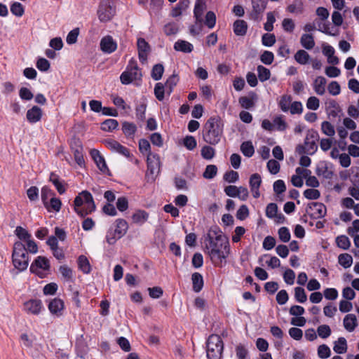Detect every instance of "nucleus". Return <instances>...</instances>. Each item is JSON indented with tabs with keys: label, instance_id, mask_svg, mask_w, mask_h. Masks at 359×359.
I'll return each instance as SVG.
<instances>
[{
	"label": "nucleus",
	"instance_id": "f257e3e1",
	"mask_svg": "<svg viewBox=\"0 0 359 359\" xmlns=\"http://www.w3.org/2000/svg\"><path fill=\"white\" fill-rule=\"evenodd\" d=\"M204 252L215 266L222 267L231 252L228 238L220 231H210L204 239Z\"/></svg>",
	"mask_w": 359,
	"mask_h": 359
},
{
	"label": "nucleus",
	"instance_id": "f03ea898",
	"mask_svg": "<svg viewBox=\"0 0 359 359\" xmlns=\"http://www.w3.org/2000/svg\"><path fill=\"white\" fill-rule=\"evenodd\" d=\"M223 126L218 117L210 118L204 126L203 138L210 144H217L221 140Z\"/></svg>",
	"mask_w": 359,
	"mask_h": 359
},
{
	"label": "nucleus",
	"instance_id": "7ed1b4c3",
	"mask_svg": "<svg viewBox=\"0 0 359 359\" xmlns=\"http://www.w3.org/2000/svg\"><path fill=\"white\" fill-rule=\"evenodd\" d=\"M74 209L81 217L93 212L95 210V205L92 194L88 191L79 193L74 199Z\"/></svg>",
	"mask_w": 359,
	"mask_h": 359
},
{
	"label": "nucleus",
	"instance_id": "20e7f679",
	"mask_svg": "<svg viewBox=\"0 0 359 359\" xmlns=\"http://www.w3.org/2000/svg\"><path fill=\"white\" fill-rule=\"evenodd\" d=\"M12 262L19 271H23L28 267L29 257L25 245L21 241H16L13 245Z\"/></svg>",
	"mask_w": 359,
	"mask_h": 359
},
{
	"label": "nucleus",
	"instance_id": "39448f33",
	"mask_svg": "<svg viewBox=\"0 0 359 359\" xmlns=\"http://www.w3.org/2000/svg\"><path fill=\"white\" fill-rule=\"evenodd\" d=\"M206 353L208 359H220L224 344L221 337L217 334L210 335L207 341Z\"/></svg>",
	"mask_w": 359,
	"mask_h": 359
},
{
	"label": "nucleus",
	"instance_id": "423d86ee",
	"mask_svg": "<svg viewBox=\"0 0 359 359\" xmlns=\"http://www.w3.org/2000/svg\"><path fill=\"white\" fill-rule=\"evenodd\" d=\"M116 13V8L111 0H102L97 11L98 18L101 22L112 19Z\"/></svg>",
	"mask_w": 359,
	"mask_h": 359
},
{
	"label": "nucleus",
	"instance_id": "0eeeda50",
	"mask_svg": "<svg viewBox=\"0 0 359 359\" xmlns=\"http://www.w3.org/2000/svg\"><path fill=\"white\" fill-rule=\"evenodd\" d=\"M141 76L142 74L136 63L130 61L126 68V70L121 74L120 80L123 84L127 85L135 80L140 79Z\"/></svg>",
	"mask_w": 359,
	"mask_h": 359
},
{
	"label": "nucleus",
	"instance_id": "6e6552de",
	"mask_svg": "<svg viewBox=\"0 0 359 359\" xmlns=\"http://www.w3.org/2000/svg\"><path fill=\"white\" fill-rule=\"evenodd\" d=\"M318 140L319 135L317 131L314 130H308L304 140L307 154L313 155L317 151L318 145L316 142Z\"/></svg>",
	"mask_w": 359,
	"mask_h": 359
},
{
	"label": "nucleus",
	"instance_id": "1a4fd4ad",
	"mask_svg": "<svg viewBox=\"0 0 359 359\" xmlns=\"http://www.w3.org/2000/svg\"><path fill=\"white\" fill-rule=\"evenodd\" d=\"M50 268L48 259L42 256H39L30 266V271L41 276L40 270L48 271Z\"/></svg>",
	"mask_w": 359,
	"mask_h": 359
},
{
	"label": "nucleus",
	"instance_id": "9d476101",
	"mask_svg": "<svg viewBox=\"0 0 359 359\" xmlns=\"http://www.w3.org/2000/svg\"><path fill=\"white\" fill-rule=\"evenodd\" d=\"M307 212L313 218H322L326 215V207L321 203L313 202L309 205Z\"/></svg>",
	"mask_w": 359,
	"mask_h": 359
},
{
	"label": "nucleus",
	"instance_id": "9b49d317",
	"mask_svg": "<svg viewBox=\"0 0 359 359\" xmlns=\"http://www.w3.org/2000/svg\"><path fill=\"white\" fill-rule=\"evenodd\" d=\"M160 168V158L158 155L149 152L147 154V175L157 174Z\"/></svg>",
	"mask_w": 359,
	"mask_h": 359
},
{
	"label": "nucleus",
	"instance_id": "f8f14e48",
	"mask_svg": "<svg viewBox=\"0 0 359 359\" xmlns=\"http://www.w3.org/2000/svg\"><path fill=\"white\" fill-rule=\"evenodd\" d=\"M104 144L113 152L118 153L127 158L130 156L129 150L116 140H106Z\"/></svg>",
	"mask_w": 359,
	"mask_h": 359
},
{
	"label": "nucleus",
	"instance_id": "ddd939ff",
	"mask_svg": "<svg viewBox=\"0 0 359 359\" xmlns=\"http://www.w3.org/2000/svg\"><path fill=\"white\" fill-rule=\"evenodd\" d=\"M117 48V43L111 36H106L100 41V49L106 53H111Z\"/></svg>",
	"mask_w": 359,
	"mask_h": 359
},
{
	"label": "nucleus",
	"instance_id": "4468645a",
	"mask_svg": "<svg viewBox=\"0 0 359 359\" xmlns=\"http://www.w3.org/2000/svg\"><path fill=\"white\" fill-rule=\"evenodd\" d=\"M138 56L140 60L144 63L147 60V55L149 52L150 47L148 43L142 38L137 40Z\"/></svg>",
	"mask_w": 359,
	"mask_h": 359
},
{
	"label": "nucleus",
	"instance_id": "2eb2a0df",
	"mask_svg": "<svg viewBox=\"0 0 359 359\" xmlns=\"http://www.w3.org/2000/svg\"><path fill=\"white\" fill-rule=\"evenodd\" d=\"M48 309L52 314L60 316L64 309V302L59 298L52 299L48 304Z\"/></svg>",
	"mask_w": 359,
	"mask_h": 359
},
{
	"label": "nucleus",
	"instance_id": "dca6fc26",
	"mask_svg": "<svg viewBox=\"0 0 359 359\" xmlns=\"http://www.w3.org/2000/svg\"><path fill=\"white\" fill-rule=\"evenodd\" d=\"M90 154L97 166L102 172L108 170L105 160L98 150L91 149Z\"/></svg>",
	"mask_w": 359,
	"mask_h": 359
},
{
	"label": "nucleus",
	"instance_id": "f3484780",
	"mask_svg": "<svg viewBox=\"0 0 359 359\" xmlns=\"http://www.w3.org/2000/svg\"><path fill=\"white\" fill-rule=\"evenodd\" d=\"M25 308L28 312L37 315L42 309V302L39 299H31L25 304Z\"/></svg>",
	"mask_w": 359,
	"mask_h": 359
},
{
	"label": "nucleus",
	"instance_id": "a211bd4d",
	"mask_svg": "<svg viewBox=\"0 0 359 359\" xmlns=\"http://www.w3.org/2000/svg\"><path fill=\"white\" fill-rule=\"evenodd\" d=\"M27 118L29 122L34 123L39 121L42 117V110L37 106H34L27 112Z\"/></svg>",
	"mask_w": 359,
	"mask_h": 359
},
{
	"label": "nucleus",
	"instance_id": "6ab92c4d",
	"mask_svg": "<svg viewBox=\"0 0 359 359\" xmlns=\"http://www.w3.org/2000/svg\"><path fill=\"white\" fill-rule=\"evenodd\" d=\"M128 229V224L123 219H118L115 221L114 234L118 238H122Z\"/></svg>",
	"mask_w": 359,
	"mask_h": 359
},
{
	"label": "nucleus",
	"instance_id": "aec40b11",
	"mask_svg": "<svg viewBox=\"0 0 359 359\" xmlns=\"http://www.w3.org/2000/svg\"><path fill=\"white\" fill-rule=\"evenodd\" d=\"M327 81L325 77L319 76L313 81V87L316 94L323 95L325 93V86Z\"/></svg>",
	"mask_w": 359,
	"mask_h": 359
},
{
	"label": "nucleus",
	"instance_id": "412c9836",
	"mask_svg": "<svg viewBox=\"0 0 359 359\" xmlns=\"http://www.w3.org/2000/svg\"><path fill=\"white\" fill-rule=\"evenodd\" d=\"M133 222L139 225H142L149 218V213L145 210H137L132 215Z\"/></svg>",
	"mask_w": 359,
	"mask_h": 359
},
{
	"label": "nucleus",
	"instance_id": "4be33fe9",
	"mask_svg": "<svg viewBox=\"0 0 359 359\" xmlns=\"http://www.w3.org/2000/svg\"><path fill=\"white\" fill-rule=\"evenodd\" d=\"M174 49L176 51L189 53L193 50L194 46L191 43L187 41L178 40L174 44Z\"/></svg>",
	"mask_w": 359,
	"mask_h": 359
},
{
	"label": "nucleus",
	"instance_id": "5701e85b",
	"mask_svg": "<svg viewBox=\"0 0 359 359\" xmlns=\"http://www.w3.org/2000/svg\"><path fill=\"white\" fill-rule=\"evenodd\" d=\"M357 325V318L354 314H347L344 317V326L347 331L353 332Z\"/></svg>",
	"mask_w": 359,
	"mask_h": 359
},
{
	"label": "nucleus",
	"instance_id": "b1692460",
	"mask_svg": "<svg viewBox=\"0 0 359 359\" xmlns=\"http://www.w3.org/2000/svg\"><path fill=\"white\" fill-rule=\"evenodd\" d=\"M300 43L306 50H311L315 46V41L312 34H304L300 38Z\"/></svg>",
	"mask_w": 359,
	"mask_h": 359
},
{
	"label": "nucleus",
	"instance_id": "393cba45",
	"mask_svg": "<svg viewBox=\"0 0 359 359\" xmlns=\"http://www.w3.org/2000/svg\"><path fill=\"white\" fill-rule=\"evenodd\" d=\"M247 23L243 20H237L233 23V32L237 36H244L247 32Z\"/></svg>",
	"mask_w": 359,
	"mask_h": 359
},
{
	"label": "nucleus",
	"instance_id": "a878e982",
	"mask_svg": "<svg viewBox=\"0 0 359 359\" xmlns=\"http://www.w3.org/2000/svg\"><path fill=\"white\" fill-rule=\"evenodd\" d=\"M191 280L194 291L196 292H200L203 286V276L199 273L195 272L192 274Z\"/></svg>",
	"mask_w": 359,
	"mask_h": 359
},
{
	"label": "nucleus",
	"instance_id": "bb28decb",
	"mask_svg": "<svg viewBox=\"0 0 359 359\" xmlns=\"http://www.w3.org/2000/svg\"><path fill=\"white\" fill-rule=\"evenodd\" d=\"M122 130L127 137H133L137 131L135 123L125 121L122 123Z\"/></svg>",
	"mask_w": 359,
	"mask_h": 359
},
{
	"label": "nucleus",
	"instance_id": "cd10ccee",
	"mask_svg": "<svg viewBox=\"0 0 359 359\" xmlns=\"http://www.w3.org/2000/svg\"><path fill=\"white\" fill-rule=\"evenodd\" d=\"M268 0H251L252 11L258 15L264 12L266 8Z\"/></svg>",
	"mask_w": 359,
	"mask_h": 359
},
{
	"label": "nucleus",
	"instance_id": "c85d7f7f",
	"mask_svg": "<svg viewBox=\"0 0 359 359\" xmlns=\"http://www.w3.org/2000/svg\"><path fill=\"white\" fill-rule=\"evenodd\" d=\"M79 269L84 273L88 274L91 271V266L87 257L84 255H81L78 258Z\"/></svg>",
	"mask_w": 359,
	"mask_h": 359
},
{
	"label": "nucleus",
	"instance_id": "c756f323",
	"mask_svg": "<svg viewBox=\"0 0 359 359\" xmlns=\"http://www.w3.org/2000/svg\"><path fill=\"white\" fill-rule=\"evenodd\" d=\"M334 352L339 354H342L347 351V342L344 337H339L337 341L334 342L333 347Z\"/></svg>",
	"mask_w": 359,
	"mask_h": 359
},
{
	"label": "nucleus",
	"instance_id": "7c9ffc66",
	"mask_svg": "<svg viewBox=\"0 0 359 359\" xmlns=\"http://www.w3.org/2000/svg\"><path fill=\"white\" fill-rule=\"evenodd\" d=\"M294 60L297 62L300 65H306L308 63L310 55L309 54L304 50H299L294 54Z\"/></svg>",
	"mask_w": 359,
	"mask_h": 359
},
{
	"label": "nucleus",
	"instance_id": "2f4dec72",
	"mask_svg": "<svg viewBox=\"0 0 359 359\" xmlns=\"http://www.w3.org/2000/svg\"><path fill=\"white\" fill-rule=\"evenodd\" d=\"M205 9V5L201 0H197L194 8V17L196 22H201L203 20V13Z\"/></svg>",
	"mask_w": 359,
	"mask_h": 359
},
{
	"label": "nucleus",
	"instance_id": "473e14b6",
	"mask_svg": "<svg viewBox=\"0 0 359 359\" xmlns=\"http://www.w3.org/2000/svg\"><path fill=\"white\" fill-rule=\"evenodd\" d=\"M339 264L344 268H349L353 264V258L351 255L348 253H343L338 257Z\"/></svg>",
	"mask_w": 359,
	"mask_h": 359
},
{
	"label": "nucleus",
	"instance_id": "72a5a7b5",
	"mask_svg": "<svg viewBox=\"0 0 359 359\" xmlns=\"http://www.w3.org/2000/svg\"><path fill=\"white\" fill-rule=\"evenodd\" d=\"M241 150L244 156L251 157L255 153V149L250 141H246L242 143Z\"/></svg>",
	"mask_w": 359,
	"mask_h": 359
},
{
	"label": "nucleus",
	"instance_id": "f704fd0d",
	"mask_svg": "<svg viewBox=\"0 0 359 359\" xmlns=\"http://www.w3.org/2000/svg\"><path fill=\"white\" fill-rule=\"evenodd\" d=\"M50 181L55 185L57 191L60 194H62L65 192V187L63 184V183L59 180V177L57 175H56L54 173H51L50 175Z\"/></svg>",
	"mask_w": 359,
	"mask_h": 359
},
{
	"label": "nucleus",
	"instance_id": "c9c22d12",
	"mask_svg": "<svg viewBox=\"0 0 359 359\" xmlns=\"http://www.w3.org/2000/svg\"><path fill=\"white\" fill-rule=\"evenodd\" d=\"M337 245L343 249L348 250L351 246V241L349 238L345 235H341L336 238Z\"/></svg>",
	"mask_w": 359,
	"mask_h": 359
},
{
	"label": "nucleus",
	"instance_id": "e433bc0d",
	"mask_svg": "<svg viewBox=\"0 0 359 359\" xmlns=\"http://www.w3.org/2000/svg\"><path fill=\"white\" fill-rule=\"evenodd\" d=\"M118 126V123L115 119L105 120L101 125V129L104 131L110 132L116 129Z\"/></svg>",
	"mask_w": 359,
	"mask_h": 359
},
{
	"label": "nucleus",
	"instance_id": "4c0bfd02",
	"mask_svg": "<svg viewBox=\"0 0 359 359\" xmlns=\"http://www.w3.org/2000/svg\"><path fill=\"white\" fill-rule=\"evenodd\" d=\"M292 97L289 95H284L280 97L279 101V107L281 110L284 112H286L290 109V105L291 104Z\"/></svg>",
	"mask_w": 359,
	"mask_h": 359
},
{
	"label": "nucleus",
	"instance_id": "58836bf2",
	"mask_svg": "<svg viewBox=\"0 0 359 359\" xmlns=\"http://www.w3.org/2000/svg\"><path fill=\"white\" fill-rule=\"evenodd\" d=\"M164 72V67L161 64L155 65L151 71V77L155 81H158L161 79Z\"/></svg>",
	"mask_w": 359,
	"mask_h": 359
},
{
	"label": "nucleus",
	"instance_id": "ea45409f",
	"mask_svg": "<svg viewBox=\"0 0 359 359\" xmlns=\"http://www.w3.org/2000/svg\"><path fill=\"white\" fill-rule=\"evenodd\" d=\"M15 233L20 241H26L32 238V235L22 226H17Z\"/></svg>",
	"mask_w": 359,
	"mask_h": 359
},
{
	"label": "nucleus",
	"instance_id": "a19ab883",
	"mask_svg": "<svg viewBox=\"0 0 359 359\" xmlns=\"http://www.w3.org/2000/svg\"><path fill=\"white\" fill-rule=\"evenodd\" d=\"M257 73L259 79L264 82L268 79H269L271 76V72L269 69L264 67L262 65H259L257 67Z\"/></svg>",
	"mask_w": 359,
	"mask_h": 359
},
{
	"label": "nucleus",
	"instance_id": "79ce46f5",
	"mask_svg": "<svg viewBox=\"0 0 359 359\" xmlns=\"http://www.w3.org/2000/svg\"><path fill=\"white\" fill-rule=\"evenodd\" d=\"M294 298L299 303H304L307 300L305 290L301 287L294 288Z\"/></svg>",
	"mask_w": 359,
	"mask_h": 359
},
{
	"label": "nucleus",
	"instance_id": "37998d69",
	"mask_svg": "<svg viewBox=\"0 0 359 359\" xmlns=\"http://www.w3.org/2000/svg\"><path fill=\"white\" fill-rule=\"evenodd\" d=\"M183 144L188 150L191 151L196 147L197 142L194 137L187 135L183 140Z\"/></svg>",
	"mask_w": 359,
	"mask_h": 359
},
{
	"label": "nucleus",
	"instance_id": "c03bdc74",
	"mask_svg": "<svg viewBox=\"0 0 359 359\" xmlns=\"http://www.w3.org/2000/svg\"><path fill=\"white\" fill-rule=\"evenodd\" d=\"M318 355L320 358L325 359L331 355V351L326 344L320 345L318 348Z\"/></svg>",
	"mask_w": 359,
	"mask_h": 359
},
{
	"label": "nucleus",
	"instance_id": "a18cd8bd",
	"mask_svg": "<svg viewBox=\"0 0 359 359\" xmlns=\"http://www.w3.org/2000/svg\"><path fill=\"white\" fill-rule=\"evenodd\" d=\"M59 271L62 276V277L67 281H72L73 279V271L72 270L66 265L61 266L59 269Z\"/></svg>",
	"mask_w": 359,
	"mask_h": 359
},
{
	"label": "nucleus",
	"instance_id": "49530a36",
	"mask_svg": "<svg viewBox=\"0 0 359 359\" xmlns=\"http://www.w3.org/2000/svg\"><path fill=\"white\" fill-rule=\"evenodd\" d=\"M322 132L327 136H333L335 134L334 126L328 121H323L321 124Z\"/></svg>",
	"mask_w": 359,
	"mask_h": 359
},
{
	"label": "nucleus",
	"instance_id": "de8ad7c7",
	"mask_svg": "<svg viewBox=\"0 0 359 359\" xmlns=\"http://www.w3.org/2000/svg\"><path fill=\"white\" fill-rule=\"evenodd\" d=\"M79 34V28H74V29L71 30L66 38V41L68 44L72 45L74 44L77 41V38Z\"/></svg>",
	"mask_w": 359,
	"mask_h": 359
},
{
	"label": "nucleus",
	"instance_id": "09e8293b",
	"mask_svg": "<svg viewBox=\"0 0 359 359\" xmlns=\"http://www.w3.org/2000/svg\"><path fill=\"white\" fill-rule=\"evenodd\" d=\"M318 334L323 339L329 337L331 334V329L327 325H320L317 329Z\"/></svg>",
	"mask_w": 359,
	"mask_h": 359
},
{
	"label": "nucleus",
	"instance_id": "8fccbe9b",
	"mask_svg": "<svg viewBox=\"0 0 359 359\" xmlns=\"http://www.w3.org/2000/svg\"><path fill=\"white\" fill-rule=\"evenodd\" d=\"M164 32L166 35H174L176 34L179 31V27L176 23L170 22L164 26Z\"/></svg>",
	"mask_w": 359,
	"mask_h": 359
},
{
	"label": "nucleus",
	"instance_id": "3c124183",
	"mask_svg": "<svg viewBox=\"0 0 359 359\" xmlns=\"http://www.w3.org/2000/svg\"><path fill=\"white\" fill-rule=\"evenodd\" d=\"M201 152L203 158L208 160L212 159L215 154V149L210 146H204Z\"/></svg>",
	"mask_w": 359,
	"mask_h": 359
},
{
	"label": "nucleus",
	"instance_id": "603ef678",
	"mask_svg": "<svg viewBox=\"0 0 359 359\" xmlns=\"http://www.w3.org/2000/svg\"><path fill=\"white\" fill-rule=\"evenodd\" d=\"M249 183L250 189H255L256 188H259L262 183L261 176L257 173L252 175L250 176Z\"/></svg>",
	"mask_w": 359,
	"mask_h": 359
},
{
	"label": "nucleus",
	"instance_id": "864d4df0",
	"mask_svg": "<svg viewBox=\"0 0 359 359\" xmlns=\"http://www.w3.org/2000/svg\"><path fill=\"white\" fill-rule=\"evenodd\" d=\"M276 36L273 34H264L262 37V44L264 46H272L276 43Z\"/></svg>",
	"mask_w": 359,
	"mask_h": 359
},
{
	"label": "nucleus",
	"instance_id": "5fc2aeb1",
	"mask_svg": "<svg viewBox=\"0 0 359 359\" xmlns=\"http://www.w3.org/2000/svg\"><path fill=\"white\" fill-rule=\"evenodd\" d=\"M216 23V15L212 11H208L206 13L205 24L210 29H212Z\"/></svg>",
	"mask_w": 359,
	"mask_h": 359
},
{
	"label": "nucleus",
	"instance_id": "6e6d98bb",
	"mask_svg": "<svg viewBox=\"0 0 359 359\" xmlns=\"http://www.w3.org/2000/svg\"><path fill=\"white\" fill-rule=\"evenodd\" d=\"M304 196L307 199L316 200L320 198V193L318 189H308L304 191Z\"/></svg>",
	"mask_w": 359,
	"mask_h": 359
},
{
	"label": "nucleus",
	"instance_id": "4d7b16f0",
	"mask_svg": "<svg viewBox=\"0 0 359 359\" xmlns=\"http://www.w3.org/2000/svg\"><path fill=\"white\" fill-rule=\"evenodd\" d=\"M320 106V100L315 96L309 97L306 102V107L310 110H317Z\"/></svg>",
	"mask_w": 359,
	"mask_h": 359
},
{
	"label": "nucleus",
	"instance_id": "13d9d810",
	"mask_svg": "<svg viewBox=\"0 0 359 359\" xmlns=\"http://www.w3.org/2000/svg\"><path fill=\"white\" fill-rule=\"evenodd\" d=\"M260 60L264 64L269 65L273 62V53L271 51L265 50L261 55Z\"/></svg>",
	"mask_w": 359,
	"mask_h": 359
},
{
	"label": "nucleus",
	"instance_id": "bf43d9fd",
	"mask_svg": "<svg viewBox=\"0 0 359 359\" xmlns=\"http://www.w3.org/2000/svg\"><path fill=\"white\" fill-rule=\"evenodd\" d=\"M273 126L279 131H284L287 126V123L282 116H277L273 119Z\"/></svg>",
	"mask_w": 359,
	"mask_h": 359
},
{
	"label": "nucleus",
	"instance_id": "052dcab7",
	"mask_svg": "<svg viewBox=\"0 0 359 359\" xmlns=\"http://www.w3.org/2000/svg\"><path fill=\"white\" fill-rule=\"evenodd\" d=\"M165 88L161 83H157L155 85L154 94L159 101H162L164 99Z\"/></svg>",
	"mask_w": 359,
	"mask_h": 359
},
{
	"label": "nucleus",
	"instance_id": "680f3d73",
	"mask_svg": "<svg viewBox=\"0 0 359 359\" xmlns=\"http://www.w3.org/2000/svg\"><path fill=\"white\" fill-rule=\"evenodd\" d=\"M239 103L245 109H250L255 105L254 97L243 96L240 97Z\"/></svg>",
	"mask_w": 359,
	"mask_h": 359
},
{
	"label": "nucleus",
	"instance_id": "e2e57ef3",
	"mask_svg": "<svg viewBox=\"0 0 359 359\" xmlns=\"http://www.w3.org/2000/svg\"><path fill=\"white\" fill-rule=\"evenodd\" d=\"M74 156L76 162L80 166L84 164V158L83 156V148L81 146L77 147L74 151Z\"/></svg>",
	"mask_w": 359,
	"mask_h": 359
},
{
	"label": "nucleus",
	"instance_id": "0e129e2a",
	"mask_svg": "<svg viewBox=\"0 0 359 359\" xmlns=\"http://www.w3.org/2000/svg\"><path fill=\"white\" fill-rule=\"evenodd\" d=\"M217 172V168L215 165H207L205 172H203V177L205 179H212L213 178Z\"/></svg>",
	"mask_w": 359,
	"mask_h": 359
},
{
	"label": "nucleus",
	"instance_id": "69168bd1",
	"mask_svg": "<svg viewBox=\"0 0 359 359\" xmlns=\"http://www.w3.org/2000/svg\"><path fill=\"white\" fill-rule=\"evenodd\" d=\"M283 279L287 285H293L295 279V273L292 269H287L283 273Z\"/></svg>",
	"mask_w": 359,
	"mask_h": 359
},
{
	"label": "nucleus",
	"instance_id": "338daca9",
	"mask_svg": "<svg viewBox=\"0 0 359 359\" xmlns=\"http://www.w3.org/2000/svg\"><path fill=\"white\" fill-rule=\"evenodd\" d=\"M11 11L13 15L21 17L24 14V8L20 3L15 2L11 6Z\"/></svg>",
	"mask_w": 359,
	"mask_h": 359
},
{
	"label": "nucleus",
	"instance_id": "774afa93",
	"mask_svg": "<svg viewBox=\"0 0 359 359\" xmlns=\"http://www.w3.org/2000/svg\"><path fill=\"white\" fill-rule=\"evenodd\" d=\"M278 236L281 241L287 243L290 239V233L287 227L283 226L278 230Z\"/></svg>",
	"mask_w": 359,
	"mask_h": 359
}]
</instances>
